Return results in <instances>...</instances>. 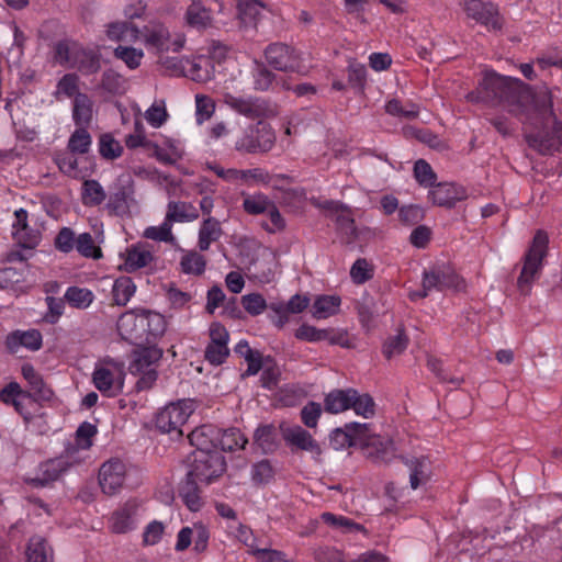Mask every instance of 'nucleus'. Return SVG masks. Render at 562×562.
Instances as JSON below:
<instances>
[{"instance_id": "nucleus-1", "label": "nucleus", "mask_w": 562, "mask_h": 562, "mask_svg": "<svg viewBox=\"0 0 562 562\" xmlns=\"http://www.w3.org/2000/svg\"><path fill=\"white\" fill-rule=\"evenodd\" d=\"M510 77H505L495 71H485L476 90L468 93L470 102H493L498 101L504 110L514 116L520 117L525 112L526 97L514 87Z\"/></svg>"}, {"instance_id": "nucleus-2", "label": "nucleus", "mask_w": 562, "mask_h": 562, "mask_svg": "<svg viewBox=\"0 0 562 562\" xmlns=\"http://www.w3.org/2000/svg\"><path fill=\"white\" fill-rule=\"evenodd\" d=\"M369 426L367 423H349L344 428H336L329 436L330 445L336 450L357 445L374 447L378 461H391L395 456L394 442L390 439L368 436Z\"/></svg>"}, {"instance_id": "nucleus-3", "label": "nucleus", "mask_w": 562, "mask_h": 562, "mask_svg": "<svg viewBox=\"0 0 562 562\" xmlns=\"http://www.w3.org/2000/svg\"><path fill=\"white\" fill-rule=\"evenodd\" d=\"M549 237L543 231H538L525 256L521 273L518 278V288L527 294L530 286L542 268V261L548 252Z\"/></svg>"}, {"instance_id": "nucleus-4", "label": "nucleus", "mask_w": 562, "mask_h": 562, "mask_svg": "<svg viewBox=\"0 0 562 562\" xmlns=\"http://www.w3.org/2000/svg\"><path fill=\"white\" fill-rule=\"evenodd\" d=\"M274 143L273 128L268 123L259 120L244 130L241 136L235 142V149L246 154H262L270 151Z\"/></svg>"}, {"instance_id": "nucleus-5", "label": "nucleus", "mask_w": 562, "mask_h": 562, "mask_svg": "<svg viewBox=\"0 0 562 562\" xmlns=\"http://www.w3.org/2000/svg\"><path fill=\"white\" fill-rule=\"evenodd\" d=\"M162 358V350L156 346L140 348L134 353L131 372L139 375L136 389L144 391L150 389L157 380V364Z\"/></svg>"}, {"instance_id": "nucleus-6", "label": "nucleus", "mask_w": 562, "mask_h": 562, "mask_svg": "<svg viewBox=\"0 0 562 562\" xmlns=\"http://www.w3.org/2000/svg\"><path fill=\"white\" fill-rule=\"evenodd\" d=\"M464 280L459 274H457L452 268L436 267L429 272L424 273L423 290L418 292H412L409 296L412 300H416L417 297L427 296L432 290L460 291L464 289Z\"/></svg>"}, {"instance_id": "nucleus-7", "label": "nucleus", "mask_w": 562, "mask_h": 562, "mask_svg": "<svg viewBox=\"0 0 562 562\" xmlns=\"http://www.w3.org/2000/svg\"><path fill=\"white\" fill-rule=\"evenodd\" d=\"M226 470L225 458L221 452H193L187 475L200 483L210 484Z\"/></svg>"}, {"instance_id": "nucleus-8", "label": "nucleus", "mask_w": 562, "mask_h": 562, "mask_svg": "<svg viewBox=\"0 0 562 562\" xmlns=\"http://www.w3.org/2000/svg\"><path fill=\"white\" fill-rule=\"evenodd\" d=\"M194 411L191 400H180L167 404L156 415L155 424L161 432L182 435L181 427Z\"/></svg>"}, {"instance_id": "nucleus-9", "label": "nucleus", "mask_w": 562, "mask_h": 562, "mask_svg": "<svg viewBox=\"0 0 562 562\" xmlns=\"http://www.w3.org/2000/svg\"><path fill=\"white\" fill-rule=\"evenodd\" d=\"M210 542V530L202 521H195L192 526L182 527L178 533L175 543L177 552H183L193 546V551L198 554L207 550Z\"/></svg>"}, {"instance_id": "nucleus-10", "label": "nucleus", "mask_w": 562, "mask_h": 562, "mask_svg": "<svg viewBox=\"0 0 562 562\" xmlns=\"http://www.w3.org/2000/svg\"><path fill=\"white\" fill-rule=\"evenodd\" d=\"M224 103L233 111L248 119L268 117L276 114L274 109H272L268 102L249 95L244 97L226 93L224 95Z\"/></svg>"}, {"instance_id": "nucleus-11", "label": "nucleus", "mask_w": 562, "mask_h": 562, "mask_svg": "<svg viewBox=\"0 0 562 562\" xmlns=\"http://www.w3.org/2000/svg\"><path fill=\"white\" fill-rule=\"evenodd\" d=\"M92 381L94 386L108 397L117 395L123 389L122 371L114 362L97 364Z\"/></svg>"}, {"instance_id": "nucleus-12", "label": "nucleus", "mask_w": 562, "mask_h": 562, "mask_svg": "<svg viewBox=\"0 0 562 562\" xmlns=\"http://www.w3.org/2000/svg\"><path fill=\"white\" fill-rule=\"evenodd\" d=\"M463 9L469 19L488 30H499L503 25L498 7L484 0H464Z\"/></svg>"}, {"instance_id": "nucleus-13", "label": "nucleus", "mask_w": 562, "mask_h": 562, "mask_svg": "<svg viewBox=\"0 0 562 562\" xmlns=\"http://www.w3.org/2000/svg\"><path fill=\"white\" fill-rule=\"evenodd\" d=\"M127 475L126 464L120 459H111L100 468V486L105 494L114 495L124 486Z\"/></svg>"}, {"instance_id": "nucleus-14", "label": "nucleus", "mask_w": 562, "mask_h": 562, "mask_svg": "<svg viewBox=\"0 0 562 562\" xmlns=\"http://www.w3.org/2000/svg\"><path fill=\"white\" fill-rule=\"evenodd\" d=\"M209 334L210 342L205 348V360L213 366H220L225 362L229 355V334L227 329L217 322L210 325Z\"/></svg>"}, {"instance_id": "nucleus-15", "label": "nucleus", "mask_w": 562, "mask_h": 562, "mask_svg": "<svg viewBox=\"0 0 562 562\" xmlns=\"http://www.w3.org/2000/svg\"><path fill=\"white\" fill-rule=\"evenodd\" d=\"M281 431L289 447L311 453L312 458L316 461L321 459L322 447L307 430L299 425H294L281 426Z\"/></svg>"}, {"instance_id": "nucleus-16", "label": "nucleus", "mask_w": 562, "mask_h": 562, "mask_svg": "<svg viewBox=\"0 0 562 562\" xmlns=\"http://www.w3.org/2000/svg\"><path fill=\"white\" fill-rule=\"evenodd\" d=\"M526 142L529 147L541 155H553L557 151H562V121H555L551 132L526 133Z\"/></svg>"}, {"instance_id": "nucleus-17", "label": "nucleus", "mask_w": 562, "mask_h": 562, "mask_svg": "<svg viewBox=\"0 0 562 562\" xmlns=\"http://www.w3.org/2000/svg\"><path fill=\"white\" fill-rule=\"evenodd\" d=\"M265 56L267 63L277 70L294 71L300 67L296 50L285 44H270L265 50Z\"/></svg>"}, {"instance_id": "nucleus-18", "label": "nucleus", "mask_w": 562, "mask_h": 562, "mask_svg": "<svg viewBox=\"0 0 562 562\" xmlns=\"http://www.w3.org/2000/svg\"><path fill=\"white\" fill-rule=\"evenodd\" d=\"M143 308H134L123 313L117 321L121 337L128 341L144 340Z\"/></svg>"}, {"instance_id": "nucleus-19", "label": "nucleus", "mask_w": 562, "mask_h": 562, "mask_svg": "<svg viewBox=\"0 0 562 562\" xmlns=\"http://www.w3.org/2000/svg\"><path fill=\"white\" fill-rule=\"evenodd\" d=\"M42 345L43 336L40 330L34 328L11 331L5 338V346L12 353L18 352L21 348L37 351L42 348Z\"/></svg>"}, {"instance_id": "nucleus-20", "label": "nucleus", "mask_w": 562, "mask_h": 562, "mask_svg": "<svg viewBox=\"0 0 562 562\" xmlns=\"http://www.w3.org/2000/svg\"><path fill=\"white\" fill-rule=\"evenodd\" d=\"M220 429L213 425H202L189 435V441L195 448L193 452H220L217 450V440Z\"/></svg>"}, {"instance_id": "nucleus-21", "label": "nucleus", "mask_w": 562, "mask_h": 562, "mask_svg": "<svg viewBox=\"0 0 562 562\" xmlns=\"http://www.w3.org/2000/svg\"><path fill=\"white\" fill-rule=\"evenodd\" d=\"M465 190L454 183H437L428 192V198L439 206H453L465 198Z\"/></svg>"}, {"instance_id": "nucleus-22", "label": "nucleus", "mask_w": 562, "mask_h": 562, "mask_svg": "<svg viewBox=\"0 0 562 562\" xmlns=\"http://www.w3.org/2000/svg\"><path fill=\"white\" fill-rule=\"evenodd\" d=\"M137 508V502L131 499L115 510L110 520L111 530L115 533H125L133 530L136 527Z\"/></svg>"}, {"instance_id": "nucleus-23", "label": "nucleus", "mask_w": 562, "mask_h": 562, "mask_svg": "<svg viewBox=\"0 0 562 562\" xmlns=\"http://www.w3.org/2000/svg\"><path fill=\"white\" fill-rule=\"evenodd\" d=\"M154 260V254L149 245L137 243L126 248L123 268L127 272H134L147 267Z\"/></svg>"}, {"instance_id": "nucleus-24", "label": "nucleus", "mask_w": 562, "mask_h": 562, "mask_svg": "<svg viewBox=\"0 0 562 562\" xmlns=\"http://www.w3.org/2000/svg\"><path fill=\"white\" fill-rule=\"evenodd\" d=\"M216 69L211 57L199 56L188 60L186 76L195 82H207L215 76Z\"/></svg>"}, {"instance_id": "nucleus-25", "label": "nucleus", "mask_w": 562, "mask_h": 562, "mask_svg": "<svg viewBox=\"0 0 562 562\" xmlns=\"http://www.w3.org/2000/svg\"><path fill=\"white\" fill-rule=\"evenodd\" d=\"M21 374L27 382L32 397L34 400H50L52 390L46 385L42 375L30 363H24L21 368Z\"/></svg>"}, {"instance_id": "nucleus-26", "label": "nucleus", "mask_w": 562, "mask_h": 562, "mask_svg": "<svg viewBox=\"0 0 562 562\" xmlns=\"http://www.w3.org/2000/svg\"><path fill=\"white\" fill-rule=\"evenodd\" d=\"M66 471V464L63 459H52L40 465L38 474L35 477L26 479V482L33 486H45L56 481Z\"/></svg>"}, {"instance_id": "nucleus-27", "label": "nucleus", "mask_w": 562, "mask_h": 562, "mask_svg": "<svg viewBox=\"0 0 562 562\" xmlns=\"http://www.w3.org/2000/svg\"><path fill=\"white\" fill-rule=\"evenodd\" d=\"M140 35L146 46L157 52L168 49L170 33L164 24L149 23L140 31Z\"/></svg>"}, {"instance_id": "nucleus-28", "label": "nucleus", "mask_w": 562, "mask_h": 562, "mask_svg": "<svg viewBox=\"0 0 562 562\" xmlns=\"http://www.w3.org/2000/svg\"><path fill=\"white\" fill-rule=\"evenodd\" d=\"M265 10L260 0H237V14L244 27H255Z\"/></svg>"}, {"instance_id": "nucleus-29", "label": "nucleus", "mask_w": 562, "mask_h": 562, "mask_svg": "<svg viewBox=\"0 0 562 562\" xmlns=\"http://www.w3.org/2000/svg\"><path fill=\"white\" fill-rule=\"evenodd\" d=\"M105 34L110 41L135 43L140 36V30L131 22L116 21L106 25Z\"/></svg>"}, {"instance_id": "nucleus-30", "label": "nucleus", "mask_w": 562, "mask_h": 562, "mask_svg": "<svg viewBox=\"0 0 562 562\" xmlns=\"http://www.w3.org/2000/svg\"><path fill=\"white\" fill-rule=\"evenodd\" d=\"M144 340L150 342L161 337L167 329V322L158 312L143 310Z\"/></svg>"}, {"instance_id": "nucleus-31", "label": "nucleus", "mask_w": 562, "mask_h": 562, "mask_svg": "<svg viewBox=\"0 0 562 562\" xmlns=\"http://www.w3.org/2000/svg\"><path fill=\"white\" fill-rule=\"evenodd\" d=\"M196 479L187 475L179 487V497L191 512H199L203 506V499L200 495Z\"/></svg>"}, {"instance_id": "nucleus-32", "label": "nucleus", "mask_w": 562, "mask_h": 562, "mask_svg": "<svg viewBox=\"0 0 562 562\" xmlns=\"http://www.w3.org/2000/svg\"><path fill=\"white\" fill-rule=\"evenodd\" d=\"M405 464L409 470V484L413 490L418 488L428 480L430 462L427 457L406 459Z\"/></svg>"}, {"instance_id": "nucleus-33", "label": "nucleus", "mask_w": 562, "mask_h": 562, "mask_svg": "<svg viewBox=\"0 0 562 562\" xmlns=\"http://www.w3.org/2000/svg\"><path fill=\"white\" fill-rule=\"evenodd\" d=\"M341 299L338 295H318L312 306V316L316 319H325L336 315L339 311Z\"/></svg>"}, {"instance_id": "nucleus-34", "label": "nucleus", "mask_w": 562, "mask_h": 562, "mask_svg": "<svg viewBox=\"0 0 562 562\" xmlns=\"http://www.w3.org/2000/svg\"><path fill=\"white\" fill-rule=\"evenodd\" d=\"M92 105V101L87 94H76L72 106V120L76 126L88 127L90 125L93 114Z\"/></svg>"}, {"instance_id": "nucleus-35", "label": "nucleus", "mask_w": 562, "mask_h": 562, "mask_svg": "<svg viewBox=\"0 0 562 562\" xmlns=\"http://www.w3.org/2000/svg\"><path fill=\"white\" fill-rule=\"evenodd\" d=\"M166 217L173 225V223L195 221L199 217V212L190 203L171 201L167 205Z\"/></svg>"}, {"instance_id": "nucleus-36", "label": "nucleus", "mask_w": 562, "mask_h": 562, "mask_svg": "<svg viewBox=\"0 0 562 562\" xmlns=\"http://www.w3.org/2000/svg\"><path fill=\"white\" fill-rule=\"evenodd\" d=\"M353 389L334 390L324 400L325 411L330 414H338L350 408Z\"/></svg>"}, {"instance_id": "nucleus-37", "label": "nucleus", "mask_w": 562, "mask_h": 562, "mask_svg": "<svg viewBox=\"0 0 562 562\" xmlns=\"http://www.w3.org/2000/svg\"><path fill=\"white\" fill-rule=\"evenodd\" d=\"M187 23L195 29H206L212 23L211 12L200 0H192L186 12Z\"/></svg>"}, {"instance_id": "nucleus-38", "label": "nucleus", "mask_w": 562, "mask_h": 562, "mask_svg": "<svg viewBox=\"0 0 562 562\" xmlns=\"http://www.w3.org/2000/svg\"><path fill=\"white\" fill-rule=\"evenodd\" d=\"M222 235L221 224L214 217H207L201 224L199 229V248L205 251L210 248L211 244L218 240Z\"/></svg>"}, {"instance_id": "nucleus-39", "label": "nucleus", "mask_w": 562, "mask_h": 562, "mask_svg": "<svg viewBox=\"0 0 562 562\" xmlns=\"http://www.w3.org/2000/svg\"><path fill=\"white\" fill-rule=\"evenodd\" d=\"M113 56L121 60L130 70L137 69L144 59V50L127 45H119L113 50Z\"/></svg>"}, {"instance_id": "nucleus-40", "label": "nucleus", "mask_w": 562, "mask_h": 562, "mask_svg": "<svg viewBox=\"0 0 562 562\" xmlns=\"http://www.w3.org/2000/svg\"><path fill=\"white\" fill-rule=\"evenodd\" d=\"M64 299L70 306L77 310H86L93 303L94 294L87 288L69 286L64 294Z\"/></svg>"}, {"instance_id": "nucleus-41", "label": "nucleus", "mask_w": 562, "mask_h": 562, "mask_svg": "<svg viewBox=\"0 0 562 562\" xmlns=\"http://www.w3.org/2000/svg\"><path fill=\"white\" fill-rule=\"evenodd\" d=\"M247 443V439L237 428H229L224 431L220 430L217 440V447L223 451H235L244 449Z\"/></svg>"}, {"instance_id": "nucleus-42", "label": "nucleus", "mask_w": 562, "mask_h": 562, "mask_svg": "<svg viewBox=\"0 0 562 562\" xmlns=\"http://www.w3.org/2000/svg\"><path fill=\"white\" fill-rule=\"evenodd\" d=\"M26 558L27 562H50L52 549L42 537H33L27 546Z\"/></svg>"}, {"instance_id": "nucleus-43", "label": "nucleus", "mask_w": 562, "mask_h": 562, "mask_svg": "<svg viewBox=\"0 0 562 562\" xmlns=\"http://www.w3.org/2000/svg\"><path fill=\"white\" fill-rule=\"evenodd\" d=\"M135 291L136 286L130 277H120L113 283V300L117 305L124 306L130 302Z\"/></svg>"}, {"instance_id": "nucleus-44", "label": "nucleus", "mask_w": 562, "mask_h": 562, "mask_svg": "<svg viewBox=\"0 0 562 562\" xmlns=\"http://www.w3.org/2000/svg\"><path fill=\"white\" fill-rule=\"evenodd\" d=\"M132 191L126 188H121L110 195L106 209L111 214L124 215L130 211Z\"/></svg>"}, {"instance_id": "nucleus-45", "label": "nucleus", "mask_w": 562, "mask_h": 562, "mask_svg": "<svg viewBox=\"0 0 562 562\" xmlns=\"http://www.w3.org/2000/svg\"><path fill=\"white\" fill-rule=\"evenodd\" d=\"M143 237L155 241L176 243V238L172 234V224L166 216L161 224L146 227L143 232Z\"/></svg>"}, {"instance_id": "nucleus-46", "label": "nucleus", "mask_w": 562, "mask_h": 562, "mask_svg": "<svg viewBox=\"0 0 562 562\" xmlns=\"http://www.w3.org/2000/svg\"><path fill=\"white\" fill-rule=\"evenodd\" d=\"M92 138L87 127L77 126L68 140V149L71 154H87L90 150Z\"/></svg>"}, {"instance_id": "nucleus-47", "label": "nucleus", "mask_w": 562, "mask_h": 562, "mask_svg": "<svg viewBox=\"0 0 562 562\" xmlns=\"http://www.w3.org/2000/svg\"><path fill=\"white\" fill-rule=\"evenodd\" d=\"M106 198L103 187L97 180H86L82 184V202L87 206L101 204Z\"/></svg>"}, {"instance_id": "nucleus-48", "label": "nucleus", "mask_w": 562, "mask_h": 562, "mask_svg": "<svg viewBox=\"0 0 562 562\" xmlns=\"http://www.w3.org/2000/svg\"><path fill=\"white\" fill-rule=\"evenodd\" d=\"M321 518L328 526L341 530L344 532H359L364 530V528L361 525L355 522L353 520L342 515L323 513Z\"/></svg>"}, {"instance_id": "nucleus-49", "label": "nucleus", "mask_w": 562, "mask_h": 562, "mask_svg": "<svg viewBox=\"0 0 562 562\" xmlns=\"http://www.w3.org/2000/svg\"><path fill=\"white\" fill-rule=\"evenodd\" d=\"M352 401H350V408L353 412L364 418L373 417L375 413V404L373 398L369 394H360L353 390Z\"/></svg>"}, {"instance_id": "nucleus-50", "label": "nucleus", "mask_w": 562, "mask_h": 562, "mask_svg": "<svg viewBox=\"0 0 562 562\" xmlns=\"http://www.w3.org/2000/svg\"><path fill=\"white\" fill-rule=\"evenodd\" d=\"M195 122L202 125L209 121L215 112V102L212 98L205 94H195Z\"/></svg>"}, {"instance_id": "nucleus-51", "label": "nucleus", "mask_w": 562, "mask_h": 562, "mask_svg": "<svg viewBox=\"0 0 562 562\" xmlns=\"http://www.w3.org/2000/svg\"><path fill=\"white\" fill-rule=\"evenodd\" d=\"M414 178L420 187L431 189L435 186L437 176L431 166L424 159H418L414 164Z\"/></svg>"}, {"instance_id": "nucleus-52", "label": "nucleus", "mask_w": 562, "mask_h": 562, "mask_svg": "<svg viewBox=\"0 0 562 562\" xmlns=\"http://www.w3.org/2000/svg\"><path fill=\"white\" fill-rule=\"evenodd\" d=\"M272 201L262 193L248 194L243 201V207L246 213L251 215L265 214Z\"/></svg>"}, {"instance_id": "nucleus-53", "label": "nucleus", "mask_w": 562, "mask_h": 562, "mask_svg": "<svg viewBox=\"0 0 562 562\" xmlns=\"http://www.w3.org/2000/svg\"><path fill=\"white\" fill-rule=\"evenodd\" d=\"M76 250L85 258L100 259L102 257L101 248L94 244L90 233H82L77 237Z\"/></svg>"}, {"instance_id": "nucleus-54", "label": "nucleus", "mask_w": 562, "mask_h": 562, "mask_svg": "<svg viewBox=\"0 0 562 562\" xmlns=\"http://www.w3.org/2000/svg\"><path fill=\"white\" fill-rule=\"evenodd\" d=\"M254 439L265 453L273 451L277 447L276 431L271 425L258 427L255 431Z\"/></svg>"}, {"instance_id": "nucleus-55", "label": "nucleus", "mask_w": 562, "mask_h": 562, "mask_svg": "<svg viewBox=\"0 0 562 562\" xmlns=\"http://www.w3.org/2000/svg\"><path fill=\"white\" fill-rule=\"evenodd\" d=\"M373 266L366 258H358L350 268V278L356 284H363L373 278Z\"/></svg>"}, {"instance_id": "nucleus-56", "label": "nucleus", "mask_w": 562, "mask_h": 562, "mask_svg": "<svg viewBox=\"0 0 562 562\" xmlns=\"http://www.w3.org/2000/svg\"><path fill=\"white\" fill-rule=\"evenodd\" d=\"M184 148L179 139L165 138L160 145L157 146V155L164 160H175L183 155Z\"/></svg>"}, {"instance_id": "nucleus-57", "label": "nucleus", "mask_w": 562, "mask_h": 562, "mask_svg": "<svg viewBox=\"0 0 562 562\" xmlns=\"http://www.w3.org/2000/svg\"><path fill=\"white\" fill-rule=\"evenodd\" d=\"M180 266L187 274H201L205 270L206 261L199 252L191 251L182 256Z\"/></svg>"}, {"instance_id": "nucleus-58", "label": "nucleus", "mask_w": 562, "mask_h": 562, "mask_svg": "<svg viewBox=\"0 0 562 562\" xmlns=\"http://www.w3.org/2000/svg\"><path fill=\"white\" fill-rule=\"evenodd\" d=\"M261 371V386L267 390H273L274 387H277L279 379L281 376V369L276 363V361L272 358L267 357V364L263 367Z\"/></svg>"}, {"instance_id": "nucleus-59", "label": "nucleus", "mask_w": 562, "mask_h": 562, "mask_svg": "<svg viewBox=\"0 0 562 562\" xmlns=\"http://www.w3.org/2000/svg\"><path fill=\"white\" fill-rule=\"evenodd\" d=\"M188 60H189V58H187V57H179V56L165 57V58L160 59L159 64H160L161 70L166 75L172 76V77H180V76L184 77L186 71H187Z\"/></svg>"}, {"instance_id": "nucleus-60", "label": "nucleus", "mask_w": 562, "mask_h": 562, "mask_svg": "<svg viewBox=\"0 0 562 562\" xmlns=\"http://www.w3.org/2000/svg\"><path fill=\"white\" fill-rule=\"evenodd\" d=\"M79 92V77L75 74L64 75L57 82L55 95L75 98Z\"/></svg>"}, {"instance_id": "nucleus-61", "label": "nucleus", "mask_w": 562, "mask_h": 562, "mask_svg": "<svg viewBox=\"0 0 562 562\" xmlns=\"http://www.w3.org/2000/svg\"><path fill=\"white\" fill-rule=\"evenodd\" d=\"M295 337L308 342H318L329 339V329H321L308 324H303L296 329Z\"/></svg>"}, {"instance_id": "nucleus-62", "label": "nucleus", "mask_w": 562, "mask_h": 562, "mask_svg": "<svg viewBox=\"0 0 562 562\" xmlns=\"http://www.w3.org/2000/svg\"><path fill=\"white\" fill-rule=\"evenodd\" d=\"M121 144L110 134H104L99 139V153L103 158L115 159L122 154Z\"/></svg>"}, {"instance_id": "nucleus-63", "label": "nucleus", "mask_w": 562, "mask_h": 562, "mask_svg": "<svg viewBox=\"0 0 562 562\" xmlns=\"http://www.w3.org/2000/svg\"><path fill=\"white\" fill-rule=\"evenodd\" d=\"M265 214L267 215V220L262 221L261 226L268 233L273 234L281 232L285 227V221L273 202Z\"/></svg>"}, {"instance_id": "nucleus-64", "label": "nucleus", "mask_w": 562, "mask_h": 562, "mask_svg": "<svg viewBox=\"0 0 562 562\" xmlns=\"http://www.w3.org/2000/svg\"><path fill=\"white\" fill-rule=\"evenodd\" d=\"M168 112L164 101L155 102L145 112V119L153 127H160L168 119Z\"/></svg>"}]
</instances>
